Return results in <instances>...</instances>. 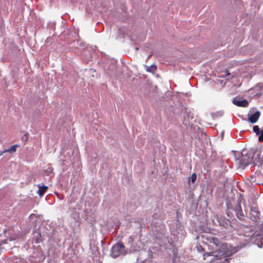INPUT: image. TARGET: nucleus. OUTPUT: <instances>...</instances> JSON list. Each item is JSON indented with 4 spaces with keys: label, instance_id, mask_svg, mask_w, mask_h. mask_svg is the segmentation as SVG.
<instances>
[{
    "label": "nucleus",
    "instance_id": "f257e3e1",
    "mask_svg": "<svg viewBox=\"0 0 263 263\" xmlns=\"http://www.w3.org/2000/svg\"><path fill=\"white\" fill-rule=\"evenodd\" d=\"M206 239L209 243V246L214 251L203 254V259H205L206 257L211 255L215 257L216 259L225 258L234 253V250L230 249V247L228 244L222 243L216 237L209 236L206 238Z\"/></svg>",
    "mask_w": 263,
    "mask_h": 263
},
{
    "label": "nucleus",
    "instance_id": "f03ea898",
    "mask_svg": "<svg viewBox=\"0 0 263 263\" xmlns=\"http://www.w3.org/2000/svg\"><path fill=\"white\" fill-rule=\"evenodd\" d=\"M124 248L125 246L122 242L117 243L112 247L111 252V256L114 258L119 256Z\"/></svg>",
    "mask_w": 263,
    "mask_h": 263
},
{
    "label": "nucleus",
    "instance_id": "7ed1b4c3",
    "mask_svg": "<svg viewBox=\"0 0 263 263\" xmlns=\"http://www.w3.org/2000/svg\"><path fill=\"white\" fill-rule=\"evenodd\" d=\"M240 164L245 167L250 164L253 163L252 157L251 154H247L246 155H242L241 158L240 160Z\"/></svg>",
    "mask_w": 263,
    "mask_h": 263
},
{
    "label": "nucleus",
    "instance_id": "20e7f679",
    "mask_svg": "<svg viewBox=\"0 0 263 263\" xmlns=\"http://www.w3.org/2000/svg\"><path fill=\"white\" fill-rule=\"evenodd\" d=\"M236 215L238 219H242L245 217L240 205V202H238L236 207L235 208Z\"/></svg>",
    "mask_w": 263,
    "mask_h": 263
},
{
    "label": "nucleus",
    "instance_id": "39448f33",
    "mask_svg": "<svg viewBox=\"0 0 263 263\" xmlns=\"http://www.w3.org/2000/svg\"><path fill=\"white\" fill-rule=\"evenodd\" d=\"M233 103L235 105L241 107H247L249 105L248 102L246 99L238 100L235 98L233 99Z\"/></svg>",
    "mask_w": 263,
    "mask_h": 263
},
{
    "label": "nucleus",
    "instance_id": "423d86ee",
    "mask_svg": "<svg viewBox=\"0 0 263 263\" xmlns=\"http://www.w3.org/2000/svg\"><path fill=\"white\" fill-rule=\"evenodd\" d=\"M259 212L255 209H251L250 211V216L252 220L257 221L259 218Z\"/></svg>",
    "mask_w": 263,
    "mask_h": 263
},
{
    "label": "nucleus",
    "instance_id": "0eeeda50",
    "mask_svg": "<svg viewBox=\"0 0 263 263\" xmlns=\"http://www.w3.org/2000/svg\"><path fill=\"white\" fill-rule=\"evenodd\" d=\"M260 115V112L259 111H256L254 114H252L249 117V121L251 123H256L258 120Z\"/></svg>",
    "mask_w": 263,
    "mask_h": 263
},
{
    "label": "nucleus",
    "instance_id": "6e6552de",
    "mask_svg": "<svg viewBox=\"0 0 263 263\" xmlns=\"http://www.w3.org/2000/svg\"><path fill=\"white\" fill-rule=\"evenodd\" d=\"M48 187L46 185H39L37 193L40 196H42L47 191Z\"/></svg>",
    "mask_w": 263,
    "mask_h": 263
},
{
    "label": "nucleus",
    "instance_id": "1a4fd4ad",
    "mask_svg": "<svg viewBox=\"0 0 263 263\" xmlns=\"http://www.w3.org/2000/svg\"><path fill=\"white\" fill-rule=\"evenodd\" d=\"M157 70V66L155 65H152L151 66L147 67L146 71L149 72L155 73Z\"/></svg>",
    "mask_w": 263,
    "mask_h": 263
},
{
    "label": "nucleus",
    "instance_id": "9d476101",
    "mask_svg": "<svg viewBox=\"0 0 263 263\" xmlns=\"http://www.w3.org/2000/svg\"><path fill=\"white\" fill-rule=\"evenodd\" d=\"M16 145L11 146L9 148L4 150L3 152H2L3 153V154L6 152H15L16 151Z\"/></svg>",
    "mask_w": 263,
    "mask_h": 263
},
{
    "label": "nucleus",
    "instance_id": "9b49d317",
    "mask_svg": "<svg viewBox=\"0 0 263 263\" xmlns=\"http://www.w3.org/2000/svg\"><path fill=\"white\" fill-rule=\"evenodd\" d=\"M253 131L257 135H259L261 133V131H260L259 127L258 125H255L253 126Z\"/></svg>",
    "mask_w": 263,
    "mask_h": 263
},
{
    "label": "nucleus",
    "instance_id": "f8f14e48",
    "mask_svg": "<svg viewBox=\"0 0 263 263\" xmlns=\"http://www.w3.org/2000/svg\"><path fill=\"white\" fill-rule=\"evenodd\" d=\"M197 178V175L195 173H193L191 175L190 179L192 183L194 182Z\"/></svg>",
    "mask_w": 263,
    "mask_h": 263
},
{
    "label": "nucleus",
    "instance_id": "ddd939ff",
    "mask_svg": "<svg viewBox=\"0 0 263 263\" xmlns=\"http://www.w3.org/2000/svg\"><path fill=\"white\" fill-rule=\"evenodd\" d=\"M196 249L198 252L203 253L204 251V249L201 246H197Z\"/></svg>",
    "mask_w": 263,
    "mask_h": 263
},
{
    "label": "nucleus",
    "instance_id": "4468645a",
    "mask_svg": "<svg viewBox=\"0 0 263 263\" xmlns=\"http://www.w3.org/2000/svg\"><path fill=\"white\" fill-rule=\"evenodd\" d=\"M258 141L259 142H263V131H261L259 135Z\"/></svg>",
    "mask_w": 263,
    "mask_h": 263
},
{
    "label": "nucleus",
    "instance_id": "2eb2a0df",
    "mask_svg": "<svg viewBox=\"0 0 263 263\" xmlns=\"http://www.w3.org/2000/svg\"><path fill=\"white\" fill-rule=\"evenodd\" d=\"M56 195L58 198H59L60 199H63V198H60V194L58 193H55Z\"/></svg>",
    "mask_w": 263,
    "mask_h": 263
},
{
    "label": "nucleus",
    "instance_id": "dca6fc26",
    "mask_svg": "<svg viewBox=\"0 0 263 263\" xmlns=\"http://www.w3.org/2000/svg\"><path fill=\"white\" fill-rule=\"evenodd\" d=\"M3 154V153L1 152V154H0V156Z\"/></svg>",
    "mask_w": 263,
    "mask_h": 263
}]
</instances>
